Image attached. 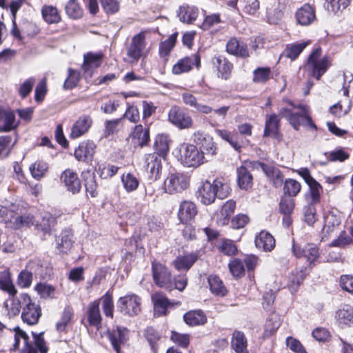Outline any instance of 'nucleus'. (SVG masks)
I'll use <instances>...</instances> for the list:
<instances>
[{
    "instance_id": "f257e3e1",
    "label": "nucleus",
    "mask_w": 353,
    "mask_h": 353,
    "mask_svg": "<svg viewBox=\"0 0 353 353\" xmlns=\"http://www.w3.org/2000/svg\"><path fill=\"white\" fill-rule=\"evenodd\" d=\"M283 102L286 106L280 109L279 115L272 114L266 117L264 129L265 137H276L280 128L279 116L285 118L295 130H299L301 126H307L311 130H316V126L312 121L306 105H295L289 99H284Z\"/></svg>"
},
{
    "instance_id": "f03ea898",
    "label": "nucleus",
    "mask_w": 353,
    "mask_h": 353,
    "mask_svg": "<svg viewBox=\"0 0 353 353\" xmlns=\"http://www.w3.org/2000/svg\"><path fill=\"white\" fill-rule=\"evenodd\" d=\"M230 188L227 180L223 178H217L211 183L205 181L198 189L197 197L205 205L212 203L216 197L223 199L230 194Z\"/></svg>"
},
{
    "instance_id": "7ed1b4c3",
    "label": "nucleus",
    "mask_w": 353,
    "mask_h": 353,
    "mask_svg": "<svg viewBox=\"0 0 353 353\" xmlns=\"http://www.w3.org/2000/svg\"><path fill=\"white\" fill-rule=\"evenodd\" d=\"M34 343L29 341L28 334L21 330L19 327L14 328V348L19 349V342L21 340L23 342V346L20 349V353H47L48 347L43 336V333L37 334L32 332Z\"/></svg>"
},
{
    "instance_id": "20e7f679",
    "label": "nucleus",
    "mask_w": 353,
    "mask_h": 353,
    "mask_svg": "<svg viewBox=\"0 0 353 353\" xmlns=\"http://www.w3.org/2000/svg\"><path fill=\"white\" fill-rule=\"evenodd\" d=\"M0 215L5 218L6 221L12 224L14 229H20L23 227H29L34 224V216L30 214H22V208L19 205L12 204L9 208L1 206Z\"/></svg>"
},
{
    "instance_id": "39448f33",
    "label": "nucleus",
    "mask_w": 353,
    "mask_h": 353,
    "mask_svg": "<svg viewBox=\"0 0 353 353\" xmlns=\"http://www.w3.org/2000/svg\"><path fill=\"white\" fill-rule=\"evenodd\" d=\"M21 319L28 325H35L41 316V308L31 299L28 294H21Z\"/></svg>"
},
{
    "instance_id": "423d86ee",
    "label": "nucleus",
    "mask_w": 353,
    "mask_h": 353,
    "mask_svg": "<svg viewBox=\"0 0 353 353\" xmlns=\"http://www.w3.org/2000/svg\"><path fill=\"white\" fill-rule=\"evenodd\" d=\"M180 159L183 165L196 168L203 163L204 152L192 144L185 143L180 148Z\"/></svg>"
},
{
    "instance_id": "0eeeda50",
    "label": "nucleus",
    "mask_w": 353,
    "mask_h": 353,
    "mask_svg": "<svg viewBox=\"0 0 353 353\" xmlns=\"http://www.w3.org/2000/svg\"><path fill=\"white\" fill-rule=\"evenodd\" d=\"M152 272L157 285L168 291L174 289L171 272L165 265L156 261H152Z\"/></svg>"
},
{
    "instance_id": "6e6552de",
    "label": "nucleus",
    "mask_w": 353,
    "mask_h": 353,
    "mask_svg": "<svg viewBox=\"0 0 353 353\" xmlns=\"http://www.w3.org/2000/svg\"><path fill=\"white\" fill-rule=\"evenodd\" d=\"M190 183L187 174L181 172L170 173L163 183L164 191L170 194L179 193L186 190Z\"/></svg>"
},
{
    "instance_id": "1a4fd4ad",
    "label": "nucleus",
    "mask_w": 353,
    "mask_h": 353,
    "mask_svg": "<svg viewBox=\"0 0 353 353\" xmlns=\"http://www.w3.org/2000/svg\"><path fill=\"white\" fill-rule=\"evenodd\" d=\"M145 32H141L134 35L126 48V54L130 59V61L132 63L137 62L145 54Z\"/></svg>"
},
{
    "instance_id": "9d476101",
    "label": "nucleus",
    "mask_w": 353,
    "mask_h": 353,
    "mask_svg": "<svg viewBox=\"0 0 353 353\" xmlns=\"http://www.w3.org/2000/svg\"><path fill=\"white\" fill-rule=\"evenodd\" d=\"M321 53V48H316L308 57L306 68L311 70V74L319 79L329 66V61L327 58L319 59Z\"/></svg>"
},
{
    "instance_id": "9b49d317",
    "label": "nucleus",
    "mask_w": 353,
    "mask_h": 353,
    "mask_svg": "<svg viewBox=\"0 0 353 353\" xmlns=\"http://www.w3.org/2000/svg\"><path fill=\"white\" fill-rule=\"evenodd\" d=\"M118 303L120 311L130 316L138 315L141 310V299L135 294L121 297Z\"/></svg>"
},
{
    "instance_id": "f8f14e48",
    "label": "nucleus",
    "mask_w": 353,
    "mask_h": 353,
    "mask_svg": "<svg viewBox=\"0 0 353 353\" xmlns=\"http://www.w3.org/2000/svg\"><path fill=\"white\" fill-rule=\"evenodd\" d=\"M168 120L179 129H188L193 126L191 116L178 106H173L168 112Z\"/></svg>"
},
{
    "instance_id": "ddd939ff",
    "label": "nucleus",
    "mask_w": 353,
    "mask_h": 353,
    "mask_svg": "<svg viewBox=\"0 0 353 353\" xmlns=\"http://www.w3.org/2000/svg\"><path fill=\"white\" fill-rule=\"evenodd\" d=\"M298 173L309 186L310 198L308 203L315 205L319 203L321 192L323 189L321 184L311 176L309 170L307 168L301 169Z\"/></svg>"
},
{
    "instance_id": "4468645a",
    "label": "nucleus",
    "mask_w": 353,
    "mask_h": 353,
    "mask_svg": "<svg viewBox=\"0 0 353 353\" xmlns=\"http://www.w3.org/2000/svg\"><path fill=\"white\" fill-rule=\"evenodd\" d=\"M249 165L256 169L261 168L274 187L282 185L284 176L279 168L259 161L250 162Z\"/></svg>"
},
{
    "instance_id": "2eb2a0df",
    "label": "nucleus",
    "mask_w": 353,
    "mask_h": 353,
    "mask_svg": "<svg viewBox=\"0 0 353 353\" xmlns=\"http://www.w3.org/2000/svg\"><path fill=\"white\" fill-rule=\"evenodd\" d=\"M145 170L150 180H158L162 170L161 158L156 154H150L145 158Z\"/></svg>"
},
{
    "instance_id": "dca6fc26",
    "label": "nucleus",
    "mask_w": 353,
    "mask_h": 353,
    "mask_svg": "<svg viewBox=\"0 0 353 353\" xmlns=\"http://www.w3.org/2000/svg\"><path fill=\"white\" fill-rule=\"evenodd\" d=\"M197 213L196 204L191 201L185 200L179 205L178 218L181 223H188L195 218Z\"/></svg>"
},
{
    "instance_id": "f3484780",
    "label": "nucleus",
    "mask_w": 353,
    "mask_h": 353,
    "mask_svg": "<svg viewBox=\"0 0 353 353\" xmlns=\"http://www.w3.org/2000/svg\"><path fill=\"white\" fill-rule=\"evenodd\" d=\"M200 57L198 54H194L190 57L183 58L177 61L172 67V72L174 74H181L184 72H189L194 65L197 68L200 66Z\"/></svg>"
},
{
    "instance_id": "a211bd4d",
    "label": "nucleus",
    "mask_w": 353,
    "mask_h": 353,
    "mask_svg": "<svg viewBox=\"0 0 353 353\" xmlns=\"http://www.w3.org/2000/svg\"><path fill=\"white\" fill-rule=\"evenodd\" d=\"M296 23L307 26L316 20L315 10L310 5L305 3L299 8L295 13Z\"/></svg>"
},
{
    "instance_id": "6ab92c4d",
    "label": "nucleus",
    "mask_w": 353,
    "mask_h": 353,
    "mask_svg": "<svg viewBox=\"0 0 353 353\" xmlns=\"http://www.w3.org/2000/svg\"><path fill=\"white\" fill-rule=\"evenodd\" d=\"M194 140L203 150L204 154L213 156L216 154V147L212 137L201 132L194 133Z\"/></svg>"
},
{
    "instance_id": "aec40b11",
    "label": "nucleus",
    "mask_w": 353,
    "mask_h": 353,
    "mask_svg": "<svg viewBox=\"0 0 353 353\" xmlns=\"http://www.w3.org/2000/svg\"><path fill=\"white\" fill-rule=\"evenodd\" d=\"M92 124V119L89 115H83L73 124L70 137L71 139H77L85 134L90 128Z\"/></svg>"
},
{
    "instance_id": "412c9836",
    "label": "nucleus",
    "mask_w": 353,
    "mask_h": 353,
    "mask_svg": "<svg viewBox=\"0 0 353 353\" xmlns=\"http://www.w3.org/2000/svg\"><path fill=\"white\" fill-rule=\"evenodd\" d=\"M341 224L339 215L332 212H328L325 216V224L323 228V239H327L336 233Z\"/></svg>"
},
{
    "instance_id": "4be33fe9",
    "label": "nucleus",
    "mask_w": 353,
    "mask_h": 353,
    "mask_svg": "<svg viewBox=\"0 0 353 353\" xmlns=\"http://www.w3.org/2000/svg\"><path fill=\"white\" fill-rule=\"evenodd\" d=\"M96 145L92 141L81 142L74 150V157L78 161H90L92 160Z\"/></svg>"
},
{
    "instance_id": "5701e85b",
    "label": "nucleus",
    "mask_w": 353,
    "mask_h": 353,
    "mask_svg": "<svg viewBox=\"0 0 353 353\" xmlns=\"http://www.w3.org/2000/svg\"><path fill=\"white\" fill-rule=\"evenodd\" d=\"M130 139L134 146L143 147L150 141V132L148 128H143L142 125H137L130 135Z\"/></svg>"
},
{
    "instance_id": "b1692460",
    "label": "nucleus",
    "mask_w": 353,
    "mask_h": 353,
    "mask_svg": "<svg viewBox=\"0 0 353 353\" xmlns=\"http://www.w3.org/2000/svg\"><path fill=\"white\" fill-rule=\"evenodd\" d=\"M199 256L196 252H191L183 256H177L173 261L172 265L178 271H188Z\"/></svg>"
},
{
    "instance_id": "393cba45",
    "label": "nucleus",
    "mask_w": 353,
    "mask_h": 353,
    "mask_svg": "<svg viewBox=\"0 0 353 353\" xmlns=\"http://www.w3.org/2000/svg\"><path fill=\"white\" fill-rule=\"evenodd\" d=\"M61 179L67 189L73 194L79 192L81 190L80 180L77 174L72 170H65L61 175Z\"/></svg>"
},
{
    "instance_id": "a878e982",
    "label": "nucleus",
    "mask_w": 353,
    "mask_h": 353,
    "mask_svg": "<svg viewBox=\"0 0 353 353\" xmlns=\"http://www.w3.org/2000/svg\"><path fill=\"white\" fill-rule=\"evenodd\" d=\"M154 305L155 315L158 316L167 314V309L170 305L168 298L162 292H156L151 296Z\"/></svg>"
},
{
    "instance_id": "bb28decb",
    "label": "nucleus",
    "mask_w": 353,
    "mask_h": 353,
    "mask_svg": "<svg viewBox=\"0 0 353 353\" xmlns=\"http://www.w3.org/2000/svg\"><path fill=\"white\" fill-rule=\"evenodd\" d=\"M182 99L184 103L191 108H194L196 112L208 114L212 112L213 108L206 104L200 103L196 97L191 93L185 92L182 94Z\"/></svg>"
},
{
    "instance_id": "cd10ccee",
    "label": "nucleus",
    "mask_w": 353,
    "mask_h": 353,
    "mask_svg": "<svg viewBox=\"0 0 353 353\" xmlns=\"http://www.w3.org/2000/svg\"><path fill=\"white\" fill-rule=\"evenodd\" d=\"M255 245L258 249L270 252L275 246V239L271 234L261 231L255 238Z\"/></svg>"
},
{
    "instance_id": "c85d7f7f",
    "label": "nucleus",
    "mask_w": 353,
    "mask_h": 353,
    "mask_svg": "<svg viewBox=\"0 0 353 353\" xmlns=\"http://www.w3.org/2000/svg\"><path fill=\"white\" fill-rule=\"evenodd\" d=\"M237 183L241 190H248L253 185V177L245 165L239 167L237 170Z\"/></svg>"
},
{
    "instance_id": "c756f323",
    "label": "nucleus",
    "mask_w": 353,
    "mask_h": 353,
    "mask_svg": "<svg viewBox=\"0 0 353 353\" xmlns=\"http://www.w3.org/2000/svg\"><path fill=\"white\" fill-rule=\"evenodd\" d=\"M227 52L231 54L248 57L249 56L248 49L243 42H240L236 38L230 39L226 45Z\"/></svg>"
},
{
    "instance_id": "7c9ffc66",
    "label": "nucleus",
    "mask_w": 353,
    "mask_h": 353,
    "mask_svg": "<svg viewBox=\"0 0 353 353\" xmlns=\"http://www.w3.org/2000/svg\"><path fill=\"white\" fill-rule=\"evenodd\" d=\"M183 320L190 326H199L207 322V316L201 310H191L183 315Z\"/></svg>"
},
{
    "instance_id": "2f4dec72",
    "label": "nucleus",
    "mask_w": 353,
    "mask_h": 353,
    "mask_svg": "<svg viewBox=\"0 0 353 353\" xmlns=\"http://www.w3.org/2000/svg\"><path fill=\"white\" fill-rule=\"evenodd\" d=\"M236 202L234 200L227 201L222 206L220 213L218 215L217 223L220 225H227L230 216L234 212Z\"/></svg>"
},
{
    "instance_id": "473e14b6",
    "label": "nucleus",
    "mask_w": 353,
    "mask_h": 353,
    "mask_svg": "<svg viewBox=\"0 0 353 353\" xmlns=\"http://www.w3.org/2000/svg\"><path fill=\"white\" fill-rule=\"evenodd\" d=\"M88 320L90 325L99 329L102 317L99 310V301H94L90 304L88 310Z\"/></svg>"
},
{
    "instance_id": "72a5a7b5",
    "label": "nucleus",
    "mask_w": 353,
    "mask_h": 353,
    "mask_svg": "<svg viewBox=\"0 0 353 353\" xmlns=\"http://www.w3.org/2000/svg\"><path fill=\"white\" fill-rule=\"evenodd\" d=\"M306 269H295L288 276V286L292 292H296L299 286L303 281L306 275Z\"/></svg>"
},
{
    "instance_id": "f704fd0d",
    "label": "nucleus",
    "mask_w": 353,
    "mask_h": 353,
    "mask_svg": "<svg viewBox=\"0 0 353 353\" xmlns=\"http://www.w3.org/2000/svg\"><path fill=\"white\" fill-rule=\"evenodd\" d=\"M41 14L44 21L48 24L58 23L61 17L57 7L44 5L41 8Z\"/></svg>"
},
{
    "instance_id": "c9c22d12",
    "label": "nucleus",
    "mask_w": 353,
    "mask_h": 353,
    "mask_svg": "<svg viewBox=\"0 0 353 353\" xmlns=\"http://www.w3.org/2000/svg\"><path fill=\"white\" fill-rule=\"evenodd\" d=\"M72 234L70 231H63L61 234L57 237V248L60 252H68L72 246Z\"/></svg>"
},
{
    "instance_id": "e433bc0d",
    "label": "nucleus",
    "mask_w": 353,
    "mask_h": 353,
    "mask_svg": "<svg viewBox=\"0 0 353 353\" xmlns=\"http://www.w3.org/2000/svg\"><path fill=\"white\" fill-rule=\"evenodd\" d=\"M102 54L88 52L84 55V61L82 69L85 72H89L92 69L99 68L101 64Z\"/></svg>"
},
{
    "instance_id": "4c0bfd02",
    "label": "nucleus",
    "mask_w": 353,
    "mask_h": 353,
    "mask_svg": "<svg viewBox=\"0 0 353 353\" xmlns=\"http://www.w3.org/2000/svg\"><path fill=\"white\" fill-rule=\"evenodd\" d=\"M336 317L341 325L350 326L353 324V307L343 305L336 312Z\"/></svg>"
},
{
    "instance_id": "58836bf2",
    "label": "nucleus",
    "mask_w": 353,
    "mask_h": 353,
    "mask_svg": "<svg viewBox=\"0 0 353 353\" xmlns=\"http://www.w3.org/2000/svg\"><path fill=\"white\" fill-rule=\"evenodd\" d=\"M128 332L126 328L118 327L117 332L108 333V338L117 353H120V343L126 340Z\"/></svg>"
},
{
    "instance_id": "ea45409f",
    "label": "nucleus",
    "mask_w": 353,
    "mask_h": 353,
    "mask_svg": "<svg viewBox=\"0 0 353 353\" xmlns=\"http://www.w3.org/2000/svg\"><path fill=\"white\" fill-rule=\"evenodd\" d=\"M178 15L181 21L192 23L198 16V10L194 6H182L179 8Z\"/></svg>"
},
{
    "instance_id": "a19ab883",
    "label": "nucleus",
    "mask_w": 353,
    "mask_h": 353,
    "mask_svg": "<svg viewBox=\"0 0 353 353\" xmlns=\"http://www.w3.org/2000/svg\"><path fill=\"white\" fill-rule=\"evenodd\" d=\"M4 306L7 311V315L10 318L17 316L21 308L22 309L21 294L19 295V298L12 297L7 299Z\"/></svg>"
},
{
    "instance_id": "79ce46f5",
    "label": "nucleus",
    "mask_w": 353,
    "mask_h": 353,
    "mask_svg": "<svg viewBox=\"0 0 353 353\" xmlns=\"http://www.w3.org/2000/svg\"><path fill=\"white\" fill-rule=\"evenodd\" d=\"M232 346L236 353H248L247 341L243 332L235 331L233 333Z\"/></svg>"
},
{
    "instance_id": "37998d69",
    "label": "nucleus",
    "mask_w": 353,
    "mask_h": 353,
    "mask_svg": "<svg viewBox=\"0 0 353 353\" xmlns=\"http://www.w3.org/2000/svg\"><path fill=\"white\" fill-rule=\"evenodd\" d=\"M65 11L69 18L72 19H81L83 11L77 0H69L65 6Z\"/></svg>"
},
{
    "instance_id": "c03bdc74",
    "label": "nucleus",
    "mask_w": 353,
    "mask_h": 353,
    "mask_svg": "<svg viewBox=\"0 0 353 353\" xmlns=\"http://www.w3.org/2000/svg\"><path fill=\"white\" fill-rule=\"evenodd\" d=\"M0 288L12 296L17 293L8 270H3L0 272Z\"/></svg>"
},
{
    "instance_id": "a18cd8bd",
    "label": "nucleus",
    "mask_w": 353,
    "mask_h": 353,
    "mask_svg": "<svg viewBox=\"0 0 353 353\" xmlns=\"http://www.w3.org/2000/svg\"><path fill=\"white\" fill-rule=\"evenodd\" d=\"M74 316L73 310L66 307L62 312L59 320L56 323V330L59 332H65L67 326L70 323Z\"/></svg>"
},
{
    "instance_id": "49530a36",
    "label": "nucleus",
    "mask_w": 353,
    "mask_h": 353,
    "mask_svg": "<svg viewBox=\"0 0 353 353\" xmlns=\"http://www.w3.org/2000/svg\"><path fill=\"white\" fill-rule=\"evenodd\" d=\"M208 283L210 289L214 294L223 296L226 294V288L222 281L216 275H210L208 277Z\"/></svg>"
},
{
    "instance_id": "de8ad7c7",
    "label": "nucleus",
    "mask_w": 353,
    "mask_h": 353,
    "mask_svg": "<svg viewBox=\"0 0 353 353\" xmlns=\"http://www.w3.org/2000/svg\"><path fill=\"white\" fill-rule=\"evenodd\" d=\"M216 61L219 77L225 80L229 79L233 68L232 64L226 59L221 57H217Z\"/></svg>"
},
{
    "instance_id": "09e8293b",
    "label": "nucleus",
    "mask_w": 353,
    "mask_h": 353,
    "mask_svg": "<svg viewBox=\"0 0 353 353\" xmlns=\"http://www.w3.org/2000/svg\"><path fill=\"white\" fill-rule=\"evenodd\" d=\"M55 224V217L49 213H45L39 224H37L36 226L38 229L43 231V233L50 234Z\"/></svg>"
},
{
    "instance_id": "8fccbe9b",
    "label": "nucleus",
    "mask_w": 353,
    "mask_h": 353,
    "mask_svg": "<svg viewBox=\"0 0 353 353\" xmlns=\"http://www.w3.org/2000/svg\"><path fill=\"white\" fill-rule=\"evenodd\" d=\"M308 44L309 42H302L288 45L284 52L285 57L294 60Z\"/></svg>"
},
{
    "instance_id": "3c124183",
    "label": "nucleus",
    "mask_w": 353,
    "mask_h": 353,
    "mask_svg": "<svg viewBox=\"0 0 353 353\" xmlns=\"http://www.w3.org/2000/svg\"><path fill=\"white\" fill-rule=\"evenodd\" d=\"M121 181L124 189L128 192L136 190L139 185L138 179L131 173L123 174L121 176Z\"/></svg>"
},
{
    "instance_id": "603ef678",
    "label": "nucleus",
    "mask_w": 353,
    "mask_h": 353,
    "mask_svg": "<svg viewBox=\"0 0 353 353\" xmlns=\"http://www.w3.org/2000/svg\"><path fill=\"white\" fill-rule=\"evenodd\" d=\"M301 185L299 182L292 179L285 180L283 186L284 194L288 196H295L301 191Z\"/></svg>"
},
{
    "instance_id": "864d4df0",
    "label": "nucleus",
    "mask_w": 353,
    "mask_h": 353,
    "mask_svg": "<svg viewBox=\"0 0 353 353\" xmlns=\"http://www.w3.org/2000/svg\"><path fill=\"white\" fill-rule=\"evenodd\" d=\"M99 301V303L101 302L102 303L104 314L108 317L113 318L114 303L111 294L109 292H106Z\"/></svg>"
},
{
    "instance_id": "5fc2aeb1",
    "label": "nucleus",
    "mask_w": 353,
    "mask_h": 353,
    "mask_svg": "<svg viewBox=\"0 0 353 353\" xmlns=\"http://www.w3.org/2000/svg\"><path fill=\"white\" fill-rule=\"evenodd\" d=\"M85 187L87 193H88L92 197H95L97 194V184L95 180V176L94 173L87 172L85 173Z\"/></svg>"
},
{
    "instance_id": "6e6d98bb",
    "label": "nucleus",
    "mask_w": 353,
    "mask_h": 353,
    "mask_svg": "<svg viewBox=\"0 0 353 353\" xmlns=\"http://www.w3.org/2000/svg\"><path fill=\"white\" fill-rule=\"evenodd\" d=\"M218 250L227 256H234L238 252L236 245L232 240L223 239L219 245H217Z\"/></svg>"
},
{
    "instance_id": "4d7b16f0",
    "label": "nucleus",
    "mask_w": 353,
    "mask_h": 353,
    "mask_svg": "<svg viewBox=\"0 0 353 353\" xmlns=\"http://www.w3.org/2000/svg\"><path fill=\"white\" fill-rule=\"evenodd\" d=\"M154 148L159 155H165L169 150L168 137L164 134L157 136L154 143Z\"/></svg>"
},
{
    "instance_id": "13d9d810",
    "label": "nucleus",
    "mask_w": 353,
    "mask_h": 353,
    "mask_svg": "<svg viewBox=\"0 0 353 353\" xmlns=\"http://www.w3.org/2000/svg\"><path fill=\"white\" fill-rule=\"evenodd\" d=\"M48 166L46 162L37 161L30 166V171L33 178L41 179L48 171Z\"/></svg>"
},
{
    "instance_id": "bf43d9fd",
    "label": "nucleus",
    "mask_w": 353,
    "mask_h": 353,
    "mask_svg": "<svg viewBox=\"0 0 353 353\" xmlns=\"http://www.w3.org/2000/svg\"><path fill=\"white\" fill-rule=\"evenodd\" d=\"M216 133L222 139L228 142L235 150L239 151L241 150V145L235 140L234 137L231 132L226 130H216Z\"/></svg>"
},
{
    "instance_id": "052dcab7",
    "label": "nucleus",
    "mask_w": 353,
    "mask_h": 353,
    "mask_svg": "<svg viewBox=\"0 0 353 353\" xmlns=\"http://www.w3.org/2000/svg\"><path fill=\"white\" fill-rule=\"evenodd\" d=\"M271 75L270 68H258L253 72V81L255 83H265L270 79Z\"/></svg>"
},
{
    "instance_id": "680f3d73",
    "label": "nucleus",
    "mask_w": 353,
    "mask_h": 353,
    "mask_svg": "<svg viewBox=\"0 0 353 353\" xmlns=\"http://www.w3.org/2000/svg\"><path fill=\"white\" fill-rule=\"evenodd\" d=\"M176 41V34L170 35L166 40L161 42L159 46V54L161 57L167 56L174 48Z\"/></svg>"
},
{
    "instance_id": "e2e57ef3",
    "label": "nucleus",
    "mask_w": 353,
    "mask_h": 353,
    "mask_svg": "<svg viewBox=\"0 0 353 353\" xmlns=\"http://www.w3.org/2000/svg\"><path fill=\"white\" fill-rule=\"evenodd\" d=\"M3 121L4 125L0 128V132H8L17 127L15 115L11 110H6Z\"/></svg>"
},
{
    "instance_id": "0e129e2a",
    "label": "nucleus",
    "mask_w": 353,
    "mask_h": 353,
    "mask_svg": "<svg viewBox=\"0 0 353 353\" xmlns=\"http://www.w3.org/2000/svg\"><path fill=\"white\" fill-rule=\"evenodd\" d=\"M80 80V74L77 70L68 69V76L65 80L63 88L64 90H70L74 88Z\"/></svg>"
},
{
    "instance_id": "69168bd1",
    "label": "nucleus",
    "mask_w": 353,
    "mask_h": 353,
    "mask_svg": "<svg viewBox=\"0 0 353 353\" xmlns=\"http://www.w3.org/2000/svg\"><path fill=\"white\" fill-rule=\"evenodd\" d=\"M119 168L112 165L99 164L97 170L100 176L107 179L113 176L118 171Z\"/></svg>"
},
{
    "instance_id": "338daca9",
    "label": "nucleus",
    "mask_w": 353,
    "mask_h": 353,
    "mask_svg": "<svg viewBox=\"0 0 353 353\" xmlns=\"http://www.w3.org/2000/svg\"><path fill=\"white\" fill-rule=\"evenodd\" d=\"M280 212L284 215H290L294 208V201L291 196H284L280 201Z\"/></svg>"
},
{
    "instance_id": "774afa93",
    "label": "nucleus",
    "mask_w": 353,
    "mask_h": 353,
    "mask_svg": "<svg viewBox=\"0 0 353 353\" xmlns=\"http://www.w3.org/2000/svg\"><path fill=\"white\" fill-rule=\"evenodd\" d=\"M231 274L235 277H240L244 274L245 268L243 262L238 259H234L228 264Z\"/></svg>"
}]
</instances>
